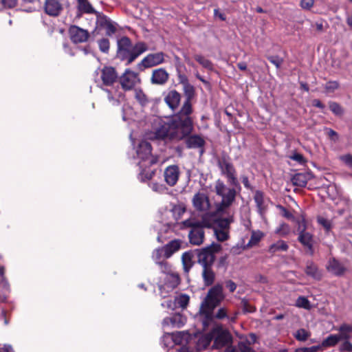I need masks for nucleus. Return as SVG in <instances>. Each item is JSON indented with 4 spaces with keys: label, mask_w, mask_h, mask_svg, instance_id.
Instances as JSON below:
<instances>
[{
    "label": "nucleus",
    "mask_w": 352,
    "mask_h": 352,
    "mask_svg": "<svg viewBox=\"0 0 352 352\" xmlns=\"http://www.w3.org/2000/svg\"><path fill=\"white\" fill-rule=\"evenodd\" d=\"M192 109L187 102L182 109L173 115L170 121L176 141L184 140L193 131V121L190 117Z\"/></svg>",
    "instance_id": "1"
},
{
    "label": "nucleus",
    "mask_w": 352,
    "mask_h": 352,
    "mask_svg": "<svg viewBox=\"0 0 352 352\" xmlns=\"http://www.w3.org/2000/svg\"><path fill=\"white\" fill-rule=\"evenodd\" d=\"M116 56L122 61H125L126 65H131L140 55L148 50L144 42H138L133 45L127 36H122L117 41Z\"/></svg>",
    "instance_id": "2"
},
{
    "label": "nucleus",
    "mask_w": 352,
    "mask_h": 352,
    "mask_svg": "<svg viewBox=\"0 0 352 352\" xmlns=\"http://www.w3.org/2000/svg\"><path fill=\"white\" fill-rule=\"evenodd\" d=\"M226 188L227 186L221 179H219L216 181L214 191L218 196L222 198L221 202L217 206V211L219 213L223 212L234 201V190H231L226 192Z\"/></svg>",
    "instance_id": "3"
},
{
    "label": "nucleus",
    "mask_w": 352,
    "mask_h": 352,
    "mask_svg": "<svg viewBox=\"0 0 352 352\" xmlns=\"http://www.w3.org/2000/svg\"><path fill=\"white\" fill-rule=\"evenodd\" d=\"M221 249L222 247L219 243L213 242L206 248L195 250L198 263L201 266L204 264L213 265L216 258L215 254L221 252Z\"/></svg>",
    "instance_id": "4"
},
{
    "label": "nucleus",
    "mask_w": 352,
    "mask_h": 352,
    "mask_svg": "<svg viewBox=\"0 0 352 352\" xmlns=\"http://www.w3.org/2000/svg\"><path fill=\"white\" fill-rule=\"evenodd\" d=\"M216 161L221 174L226 177L227 182L237 177L236 170L227 152L223 151L221 155L216 157Z\"/></svg>",
    "instance_id": "5"
},
{
    "label": "nucleus",
    "mask_w": 352,
    "mask_h": 352,
    "mask_svg": "<svg viewBox=\"0 0 352 352\" xmlns=\"http://www.w3.org/2000/svg\"><path fill=\"white\" fill-rule=\"evenodd\" d=\"M153 130V138L155 140H168L170 141L175 140L170 119L168 121L157 119L154 122Z\"/></svg>",
    "instance_id": "6"
},
{
    "label": "nucleus",
    "mask_w": 352,
    "mask_h": 352,
    "mask_svg": "<svg viewBox=\"0 0 352 352\" xmlns=\"http://www.w3.org/2000/svg\"><path fill=\"white\" fill-rule=\"evenodd\" d=\"M226 296L223 294V286L217 283L209 289L206 296L204 298L201 305L205 307H209L215 309L219 306L221 302L225 299Z\"/></svg>",
    "instance_id": "7"
},
{
    "label": "nucleus",
    "mask_w": 352,
    "mask_h": 352,
    "mask_svg": "<svg viewBox=\"0 0 352 352\" xmlns=\"http://www.w3.org/2000/svg\"><path fill=\"white\" fill-rule=\"evenodd\" d=\"M298 241L305 248L306 252L310 256L314 254V239L312 234L306 231L307 223L305 219L302 217L301 221H298Z\"/></svg>",
    "instance_id": "8"
},
{
    "label": "nucleus",
    "mask_w": 352,
    "mask_h": 352,
    "mask_svg": "<svg viewBox=\"0 0 352 352\" xmlns=\"http://www.w3.org/2000/svg\"><path fill=\"white\" fill-rule=\"evenodd\" d=\"M213 335V345L214 349H221L226 346L232 342V336L230 333L224 329L221 324H218L212 329Z\"/></svg>",
    "instance_id": "9"
},
{
    "label": "nucleus",
    "mask_w": 352,
    "mask_h": 352,
    "mask_svg": "<svg viewBox=\"0 0 352 352\" xmlns=\"http://www.w3.org/2000/svg\"><path fill=\"white\" fill-rule=\"evenodd\" d=\"M165 54L162 52L149 54L145 56L138 65V69L143 71L144 69L153 67L164 62Z\"/></svg>",
    "instance_id": "10"
},
{
    "label": "nucleus",
    "mask_w": 352,
    "mask_h": 352,
    "mask_svg": "<svg viewBox=\"0 0 352 352\" xmlns=\"http://www.w3.org/2000/svg\"><path fill=\"white\" fill-rule=\"evenodd\" d=\"M136 153L142 161L149 160L148 164L150 166L156 164L157 162V159L152 155V146L148 141L142 140L139 143Z\"/></svg>",
    "instance_id": "11"
},
{
    "label": "nucleus",
    "mask_w": 352,
    "mask_h": 352,
    "mask_svg": "<svg viewBox=\"0 0 352 352\" xmlns=\"http://www.w3.org/2000/svg\"><path fill=\"white\" fill-rule=\"evenodd\" d=\"M119 82L122 88H133L140 84L141 80L138 74L127 68L120 76Z\"/></svg>",
    "instance_id": "12"
},
{
    "label": "nucleus",
    "mask_w": 352,
    "mask_h": 352,
    "mask_svg": "<svg viewBox=\"0 0 352 352\" xmlns=\"http://www.w3.org/2000/svg\"><path fill=\"white\" fill-rule=\"evenodd\" d=\"M68 32L71 41L75 44L85 43L89 37V33L87 30L77 25H71Z\"/></svg>",
    "instance_id": "13"
},
{
    "label": "nucleus",
    "mask_w": 352,
    "mask_h": 352,
    "mask_svg": "<svg viewBox=\"0 0 352 352\" xmlns=\"http://www.w3.org/2000/svg\"><path fill=\"white\" fill-rule=\"evenodd\" d=\"M104 85L113 86L114 82L119 81V78L116 69L111 66H105L101 70V76Z\"/></svg>",
    "instance_id": "14"
},
{
    "label": "nucleus",
    "mask_w": 352,
    "mask_h": 352,
    "mask_svg": "<svg viewBox=\"0 0 352 352\" xmlns=\"http://www.w3.org/2000/svg\"><path fill=\"white\" fill-rule=\"evenodd\" d=\"M63 8V5L60 0H45L44 12L50 16L57 17L60 16Z\"/></svg>",
    "instance_id": "15"
},
{
    "label": "nucleus",
    "mask_w": 352,
    "mask_h": 352,
    "mask_svg": "<svg viewBox=\"0 0 352 352\" xmlns=\"http://www.w3.org/2000/svg\"><path fill=\"white\" fill-rule=\"evenodd\" d=\"M165 182L170 186H173L178 181L179 175V167L177 165L168 166L164 170Z\"/></svg>",
    "instance_id": "16"
},
{
    "label": "nucleus",
    "mask_w": 352,
    "mask_h": 352,
    "mask_svg": "<svg viewBox=\"0 0 352 352\" xmlns=\"http://www.w3.org/2000/svg\"><path fill=\"white\" fill-rule=\"evenodd\" d=\"M214 309L210 308L209 307L200 305L199 314L202 317L201 322L204 329L209 327L215 319L214 315Z\"/></svg>",
    "instance_id": "17"
},
{
    "label": "nucleus",
    "mask_w": 352,
    "mask_h": 352,
    "mask_svg": "<svg viewBox=\"0 0 352 352\" xmlns=\"http://www.w3.org/2000/svg\"><path fill=\"white\" fill-rule=\"evenodd\" d=\"M312 178H314L313 173L311 171H308L294 174L292 177L291 181L294 186L303 188L306 186L307 182Z\"/></svg>",
    "instance_id": "18"
},
{
    "label": "nucleus",
    "mask_w": 352,
    "mask_h": 352,
    "mask_svg": "<svg viewBox=\"0 0 352 352\" xmlns=\"http://www.w3.org/2000/svg\"><path fill=\"white\" fill-rule=\"evenodd\" d=\"M327 269L336 276H342L346 272V268L335 258L329 259Z\"/></svg>",
    "instance_id": "19"
},
{
    "label": "nucleus",
    "mask_w": 352,
    "mask_h": 352,
    "mask_svg": "<svg viewBox=\"0 0 352 352\" xmlns=\"http://www.w3.org/2000/svg\"><path fill=\"white\" fill-rule=\"evenodd\" d=\"M168 78V74L164 68L154 69L151 76V82L153 85H163Z\"/></svg>",
    "instance_id": "20"
},
{
    "label": "nucleus",
    "mask_w": 352,
    "mask_h": 352,
    "mask_svg": "<svg viewBox=\"0 0 352 352\" xmlns=\"http://www.w3.org/2000/svg\"><path fill=\"white\" fill-rule=\"evenodd\" d=\"M186 321V318L180 314H175L170 317H166L162 322L164 326L169 325L170 324L173 327L181 328L183 327Z\"/></svg>",
    "instance_id": "21"
},
{
    "label": "nucleus",
    "mask_w": 352,
    "mask_h": 352,
    "mask_svg": "<svg viewBox=\"0 0 352 352\" xmlns=\"http://www.w3.org/2000/svg\"><path fill=\"white\" fill-rule=\"evenodd\" d=\"M185 143L188 148H197L204 147L206 141L199 135H189L185 139Z\"/></svg>",
    "instance_id": "22"
},
{
    "label": "nucleus",
    "mask_w": 352,
    "mask_h": 352,
    "mask_svg": "<svg viewBox=\"0 0 352 352\" xmlns=\"http://www.w3.org/2000/svg\"><path fill=\"white\" fill-rule=\"evenodd\" d=\"M202 271V278L204 285L209 287L212 285L215 280V273L212 270V265L204 264Z\"/></svg>",
    "instance_id": "23"
},
{
    "label": "nucleus",
    "mask_w": 352,
    "mask_h": 352,
    "mask_svg": "<svg viewBox=\"0 0 352 352\" xmlns=\"http://www.w3.org/2000/svg\"><path fill=\"white\" fill-rule=\"evenodd\" d=\"M305 272L307 276H310L317 280H321L322 277V273L318 269L317 265L315 264L312 261H307Z\"/></svg>",
    "instance_id": "24"
},
{
    "label": "nucleus",
    "mask_w": 352,
    "mask_h": 352,
    "mask_svg": "<svg viewBox=\"0 0 352 352\" xmlns=\"http://www.w3.org/2000/svg\"><path fill=\"white\" fill-rule=\"evenodd\" d=\"M181 248V241L179 239H174L170 241L166 245L162 247L164 250V256L166 258H170L175 252L178 251Z\"/></svg>",
    "instance_id": "25"
},
{
    "label": "nucleus",
    "mask_w": 352,
    "mask_h": 352,
    "mask_svg": "<svg viewBox=\"0 0 352 352\" xmlns=\"http://www.w3.org/2000/svg\"><path fill=\"white\" fill-rule=\"evenodd\" d=\"M180 276L179 274L176 272L167 274L164 278V284L170 291L175 289L180 284Z\"/></svg>",
    "instance_id": "26"
},
{
    "label": "nucleus",
    "mask_w": 352,
    "mask_h": 352,
    "mask_svg": "<svg viewBox=\"0 0 352 352\" xmlns=\"http://www.w3.org/2000/svg\"><path fill=\"white\" fill-rule=\"evenodd\" d=\"M164 101L171 109L174 110L179 104L180 94L174 89L165 97Z\"/></svg>",
    "instance_id": "27"
},
{
    "label": "nucleus",
    "mask_w": 352,
    "mask_h": 352,
    "mask_svg": "<svg viewBox=\"0 0 352 352\" xmlns=\"http://www.w3.org/2000/svg\"><path fill=\"white\" fill-rule=\"evenodd\" d=\"M195 254L194 251H188L185 252L182 256V261L183 265L184 271L185 273H188L190 268L193 265V263L192 261V258L194 257V254Z\"/></svg>",
    "instance_id": "28"
},
{
    "label": "nucleus",
    "mask_w": 352,
    "mask_h": 352,
    "mask_svg": "<svg viewBox=\"0 0 352 352\" xmlns=\"http://www.w3.org/2000/svg\"><path fill=\"white\" fill-rule=\"evenodd\" d=\"M189 241L195 245H199L204 242V230H190L188 234Z\"/></svg>",
    "instance_id": "29"
},
{
    "label": "nucleus",
    "mask_w": 352,
    "mask_h": 352,
    "mask_svg": "<svg viewBox=\"0 0 352 352\" xmlns=\"http://www.w3.org/2000/svg\"><path fill=\"white\" fill-rule=\"evenodd\" d=\"M77 9L81 13L94 14L97 11L93 8L92 5L88 0H76Z\"/></svg>",
    "instance_id": "30"
},
{
    "label": "nucleus",
    "mask_w": 352,
    "mask_h": 352,
    "mask_svg": "<svg viewBox=\"0 0 352 352\" xmlns=\"http://www.w3.org/2000/svg\"><path fill=\"white\" fill-rule=\"evenodd\" d=\"M138 166H140V172L138 177L141 182H145L153 179L155 174V170H147L146 168L144 167L141 162L138 163Z\"/></svg>",
    "instance_id": "31"
},
{
    "label": "nucleus",
    "mask_w": 352,
    "mask_h": 352,
    "mask_svg": "<svg viewBox=\"0 0 352 352\" xmlns=\"http://www.w3.org/2000/svg\"><path fill=\"white\" fill-rule=\"evenodd\" d=\"M289 249V245L283 240H279L270 245L268 252L271 254H274L278 251L287 252Z\"/></svg>",
    "instance_id": "32"
},
{
    "label": "nucleus",
    "mask_w": 352,
    "mask_h": 352,
    "mask_svg": "<svg viewBox=\"0 0 352 352\" xmlns=\"http://www.w3.org/2000/svg\"><path fill=\"white\" fill-rule=\"evenodd\" d=\"M340 340H342L338 334H331L322 341L321 344H319L318 346H321V349L323 347L334 346Z\"/></svg>",
    "instance_id": "33"
},
{
    "label": "nucleus",
    "mask_w": 352,
    "mask_h": 352,
    "mask_svg": "<svg viewBox=\"0 0 352 352\" xmlns=\"http://www.w3.org/2000/svg\"><path fill=\"white\" fill-rule=\"evenodd\" d=\"M208 201V197L205 196L204 194L197 193L195 195L192 199V204L194 207L198 210H204V201Z\"/></svg>",
    "instance_id": "34"
},
{
    "label": "nucleus",
    "mask_w": 352,
    "mask_h": 352,
    "mask_svg": "<svg viewBox=\"0 0 352 352\" xmlns=\"http://www.w3.org/2000/svg\"><path fill=\"white\" fill-rule=\"evenodd\" d=\"M212 340L213 335L211 330L210 332L203 335L201 337L199 338L198 340V346L203 349H206L210 346Z\"/></svg>",
    "instance_id": "35"
},
{
    "label": "nucleus",
    "mask_w": 352,
    "mask_h": 352,
    "mask_svg": "<svg viewBox=\"0 0 352 352\" xmlns=\"http://www.w3.org/2000/svg\"><path fill=\"white\" fill-rule=\"evenodd\" d=\"M194 58L196 61H197L203 67L212 71L214 69V66L212 63L206 58L204 56L199 55V54H195L194 56Z\"/></svg>",
    "instance_id": "36"
},
{
    "label": "nucleus",
    "mask_w": 352,
    "mask_h": 352,
    "mask_svg": "<svg viewBox=\"0 0 352 352\" xmlns=\"http://www.w3.org/2000/svg\"><path fill=\"white\" fill-rule=\"evenodd\" d=\"M338 331L340 333L338 335L342 340H348L350 337L349 333L352 332V325L343 324L339 327Z\"/></svg>",
    "instance_id": "37"
},
{
    "label": "nucleus",
    "mask_w": 352,
    "mask_h": 352,
    "mask_svg": "<svg viewBox=\"0 0 352 352\" xmlns=\"http://www.w3.org/2000/svg\"><path fill=\"white\" fill-rule=\"evenodd\" d=\"M311 336V332L306 330L305 329L301 328L296 331L294 334V337L300 342L306 341Z\"/></svg>",
    "instance_id": "38"
},
{
    "label": "nucleus",
    "mask_w": 352,
    "mask_h": 352,
    "mask_svg": "<svg viewBox=\"0 0 352 352\" xmlns=\"http://www.w3.org/2000/svg\"><path fill=\"white\" fill-rule=\"evenodd\" d=\"M228 183L230 186H232V188L227 187L226 191L229 192V190H234L235 192V194H234V199H235L236 195L238 193H239L241 190V186L240 183L237 179V177L230 180L229 182H228Z\"/></svg>",
    "instance_id": "39"
},
{
    "label": "nucleus",
    "mask_w": 352,
    "mask_h": 352,
    "mask_svg": "<svg viewBox=\"0 0 352 352\" xmlns=\"http://www.w3.org/2000/svg\"><path fill=\"white\" fill-rule=\"evenodd\" d=\"M263 236V233L262 232L253 231L252 232L250 239L248 243L247 244V246L252 247V246L256 245L261 241V239H262Z\"/></svg>",
    "instance_id": "40"
},
{
    "label": "nucleus",
    "mask_w": 352,
    "mask_h": 352,
    "mask_svg": "<svg viewBox=\"0 0 352 352\" xmlns=\"http://www.w3.org/2000/svg\"><path fill=\"white\" fill-rule=\"evenodd\" d=\"M190 298L186 294H181L179 297L175 298V302L176 307H179L184 309L189 303Z\"/></svg>",
    "instance_id": "41"
},
{
    "label": "nucleus",
    "mask_w": 352,
    "mask_h": 352,
    "mask_svg": "<svg viewBox=\"0 0 352 352\" xmlns=\"http://www.w3.org/2000/svg\"><path fill=\"white\" fill-rule=\"evenodd\" d=\"M232 221V219L229 218H217L214 220V223L220 228L219 230L229 228L230 224Z\"/></svg>",
    "instance_id": "42"
},
{
    "label": "nucleus",
    "mask_w": 352,
    "mask_h": 352,
    "mask_svg": "<svg viewBox=\"0 0 352 352\" xmlns=\"http://www.w3.org/2000/svg\"><path fill=\"white\" fill-rule=\"evenodd\" d=\"M296 305L298 307H302L306 309H310L311 307L309 300L302 296H300L297 298Z\"/></svg>",
    "instance_id": "43"
},
{
    "label": "nucleus",
    "mask_w": 352,
    "mask_h": 352,
    "mask_svg": "<svg viewBox=\"0 0 352 352\" xmlns=\"http://www.w3.org/2000/svg\"><path fill=\"white\" fill-rule=\"evenodd\" d=\"M94 14L96 15V17H97L96 24L100 28H104V26L111 20L107 16L102 14L99 13L98 12H97V13H94Z\"/></svg>",
    "instance_id": "44"
},
{
    "label": "nucleus",
    "mask_w": 352,
    "mask_h": 352,
    "mask_svg": "<svg viewBox=\"0 0 352 352\" xmlns=\"http://www.w3.org/2000/svg\"><path fill=\"white\" fill-rule=\"evenodd\" d=\"M135 98L142 105L144 106L148 102L146 95L142 91V89H135Z\"/></svg>",
    "instance_id": "45"
},
{
    "label": "nucleus",
    "mask_w": 352,
    "mask_h": 352,
    "mask_svg": "<svg viewBox=\"0 0 352 352\" xmlns=\"http://www.w3.org/2000/svg\"><path fill=\"white\" fill-rule=\"evenodd\" d=\"M254 201L258 209H261L264 204V193L261 190H256L254 196Z\"/></svg>",
    "instance_id": "46"
},
{
    "label": "nucleus",
    "mask_w": 352,
    "mask_h": 352,
    "mask_svg": "<svg viewBox=\"0 0 352 352\" xmlns=\"http://www.w3.org/2000/svg\"><path fill=\"white\" fill-rule=\"evenodd\" d=\"M98 46H99L100 50L103 53L108 54L109 50V47H110V43H109V39L106 38H103L102 39H100L98 41Z\"/></svg>",
    "instance_id": "47"
},
{
    "label": "nucleus",
    "mask_w": 352,
    "mask_h": 352,
    "mask_svg": "<svg viewBox=\"0 0 352 352\" xmlns=\"http://www.w3.org/2000/svg\"><path fill=\"white\" fill-rule=\"evenodd\" d=\"M330 110L336 116H342L344 113L342 107L336 102H329Z\"/></svg>",
    "instance_id": "48"
},
{
    "label": "nucleus",
    "mask_w": 352,
    "mask_h": 352,
    "mask_svg": "<svg viewBox=\"0 0 352 352\" xmlns=\"http://www.w3.org/2000/svg\"><path fill=\"white\" fill-rule=\"evenodd\" d=\"M214 234L216 235L217 239L219 241L223 242L229 239V234L228 232L223 230H219L217 228L214 229Z\"/></svg>",
    "instance_id": "49"
},
{
    "label": "nucleus",
    "mask_w": 352,
    "mask_h": 352,
    "mask_svg": "<svg viewBox=\"0 0 352 352\" xmlns=\"http://www.w3.org/2000/svg\"><path fill=\"white\" fill-rule=\"evenodd\" d=\"M267 58L271 63L274 65L277 69H279L283 63V58L278 56H268Z\"/></svg>",
    "instance_id": "50"
},
{
    "label": "nucleus",
    "mask_w": 352,
    "mask_h": 352,
    "mask_svg": "<svg viewBox=\"0 0 352 352\" xmlns=\"http://www.w3.org/2000/svg\"><path fill=\"white\" fill-rule=\"evenodd\" d=\"M215 319L223 320L225 318L229 319L228 315V310L226 307H220L216 314H214Z\"/></svg>",
    "instance_id": "51"
},
{
    "label": "nucleus",
    "mask_w": 352,
    "mask_h": 352,
    "mask_svg": "<svg viewBox=\"0 0 352 352\" xmlns=\"http://www.w3.org/2000/svg\"><path fill=\"white\" fill-rule=\"evenodd\" d=\"M157 265L160 267L161 272L162 273L167 275L173 272L171 270V265L166 261H162Z\"/></svg>",
    "instance_id": "52"
},
{
    "label": "nucleus",
    "mask_w": 352,
    "mask_h": 352,
    "mask_svg": "<svg viewBox=\"0 0 352 352\" xmlns=\"http://www.w3.org/2000/svg\"><path fill=\"white\" fill-rule=\"evenodd\" d=\"M204 227L210 228H211V226L209 223L204 224L201 221L192 220V226L191 230H196V231L204 230H203Z\"/></svg>",
    "instance_id": "53"
},
{
    "label": "nucleus",
    "mask_w": 352,
    "mask_h": 352,
    "mask_svg": "<svg viewBox=\"0 0 352 352\" xmlns=\"http://www.w3.org/2000/svg\"><path fill=\"white\" fill-rule=\"evenodd\" d=\"M318 223L321 225L327 231H329L331 229V223L329 220L322 217H318Z\"/></svg>",
    "instance_id": "54"
},
{
    "label": "nucleus",
    "mask_w": 352,
    "mask_h": 352,
    "mask_svg": "<svg viewBox=\"0 0 352 352\" xmlns=\"http://www.w3.org/2000/svg\"><path fill=\"white\" fill-rule=\"evenodd\" d=\"M18 0H0V5L3 8L11 9L17 5Z\"/></svg>",
    "instance_id": "55"
},
{
    "label": "nucleus",
    "mask_w": 352,
    "mask_h": 352,
    "mask_svg": "<svg viewBox=\"0 0 352 352\" xmlns=\"http://www.w3.org/2000/svg\"><path fill=\"white\" fill-rule=\"evenodd\" d=\"M104 29H105L106 35L107 36H112L116 33L117 30L116 27L111 20H110L109 23L104 26Z\"/></svg>",
    "instance_id": "56"
},
{
    "label": "nucleus",
    "mask_w": 352,
    "mask_h": 352,
    "mask_svg": "<svg viewBox=\"0 0 352 352\" xmlns=\"http://www.w3.org/2000/svg\"><path fill=\"white\" fill-rule=\"evenodd\" d=\"M276 233L280 234L281 236H286L289 233V227L285 223H283L280 225L279 228L276 229Z\"/></svg>",
    "instance_id": "57"
},
{
    "label": "nucleus",
    "mask_w": 352,
    "mask_h": 352,
    "mask_svg": "<svg viewBox=\"0 0 352 352\" xmlns=\"http://www.w3.org/2000/svg\"><path fill=\"white\" fill-rule=\"evenodd\" d=\"M178 81L184 86V88H193L192 86L189 85L186 76L181 72H178Z\"/></svg>",
    "instance_id": "58"
},
{
    "label": "nucleus",
    "mask_w": 352,
    "mask_h": 352,
    "mask_svg": "<svg viewBox=\"0 0 352 352\" xmlns=\"http://www.w3.org/2000/svg\"><path fill=\"white\" fill-rule=\"evenodd\" d=\"M289 158L291 160L296 161L297 162L302 165L305 164L307 162L302 154L298 153L297 152L294 153L293 155L289 157Z\"/></svg>",
    "instance_id": "59"
},
{
    "label": "nucleus",
    "mask_w": 352,
    "mask_h": 352,
    "mask_svg": "<svg viewBox=\"0 0 352 352\" xmlns=\"http://www.w3.org/2000/svg\"><path fill=\"white\" fill-rule=\"evenodd\" d=\"M241 305H242V307H243V310L244 312H246V313H252V312H254L256 311V308L253 306H251L248 300L246 299H243L241 300Z\"/></svg>",
    "instance_id": "60"
},
{
    "label": "nucleus",
    "mask_w": 352,
    "mask_h": 352,
    "mask_svg": "<svg viewBox=\"0 0 352 352\" xmlns=\"http://www.w3.org/2000/svg\"><path fill=\"white\" fill-rule=\"evenodd\" d=\"M321 349V346H312L310 347H300L295 350V352H317Z\"/></svg>",
    "instance_id": "61"
},
{
    "label": "nucleus",
    "mask_w": 352,
    "mask_h": 352,
    "mask_svg": "<svg viewBox=\"0 0 352 352\" xmlns=\"http://www.w3.org/2000/svg\"><path fill=\"white\" fill-rule=\"evenodd\" d=\"M277 208L280 210L282 216L284 217L285 218L287 219H294V215L285 207L281 205H277Z\"/></svg>",
    "instance_id": "62"
},
{
    "label": "nucleus",
    "mask_w": 352,
    "mask_h": 352,
    "mask_svg": "<svg viewBox=\"0 0 352 352\" xmlns=\"http://www.w3.org/2000/svg\"><path fill=\"white\" fill-rule=\"evenodd\" d=\"M163 252H164V250L162 249V248H157L153 252V258L154 259L156 264H158L162 261L161 258L162 256Z\"/></svg>",
    "instance_id": "63"
},
{
    "label": "nucleus",
    "mask_w": 352,
    "mask_h": 352,
    "mask_svg": "<svg viewBox=\"0 0 352 352\" xmlns=\"http://www.w3.org/2000/svg\"><path fill=\"white\" fill-rule=\"evenodd\" d=\"M239 349L241 352H255V351L250 346L248 343L240 342Z\"/></svg>",
    "instance_id": "64"
}]
</instances>
